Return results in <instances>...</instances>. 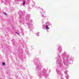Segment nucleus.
Masks as SVG:
<instances>
[{
	"label": "nucleus",
	"instance_id": "nucleus-1",
	"mask_svg": "<svg viewBox=\"0 0 79 79\" xmlns=\"http://www.w3.org/2000/svg\"><path fill=\"white\" fill-rule=\"evenodd\" d=\"M46 29H49V28L48 27V25L46 26Z\"/></svg>",
	"mask_w": 79,
	"mask_h": 79
},
{
	"label": "nucleus",
	"instance_id": "nucleus-2",
	"mask_svg": "<svg viewBox=\"0 0 79 79\" xmlns=\"http://www.w3.org/2000/svg\"><path fill=\"white\" fill-rule=\"evenodd\" d=\"M2 65H3V66H5V63L3 62Z\"/></svg>",
	"mask_w": 79,
	"mask_h": 79
},
{
	"label": "nucleus",
	"instance_id": "nucleus-3",
	"mask_svg": "<svg viewBox=\"0 0 79 79\" xmlns=\"http://www.w3.org/2000/svg\"><path fill=\"white\" fill-rule=\"evenodd\" d=\"M3 13L4 14V15H6V16H7V14H6V13H5V12H3Z\"/></svg>",
	"mask_w": 79,
	"mask_h": 79
},
{
	"label": "nucleus",
	"instance_id": "nucleus-4",
	"mask_svg": "<svg viewBox=\"0 0 79 79\" xmlns=\"http://www.w3.org/2000/svg\"><path fill=\"white\" fill-rule=\"evenodd\" d=\"M16 34H18V35H19V33L18 32H16Z\"/></svg>",
	"mask_w": 79,
	"mask_h": 79
},
{
	"label": "nucleus",
	"instance_id": "nucleus-5",
	"mask_svg": "<svg viewBox=\"0 0 79 79\" xmlns=\"http://www.w3.org/2000/svg\"><path fill=\"white\" fill-rule=\"evenodd\" d=\"M25 1H24L23 2V5H25Z\"/></svg>",
	"mask_w": 79,
	"mask_h": 79
}]
</instances>
